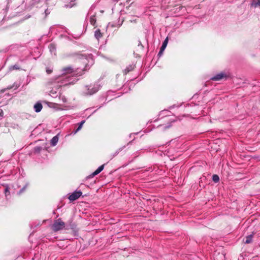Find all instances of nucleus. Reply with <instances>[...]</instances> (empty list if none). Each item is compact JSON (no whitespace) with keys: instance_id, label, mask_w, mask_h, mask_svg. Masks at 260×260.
Instances as JSON below:
<instances>
[{"instance_id":"1","label":"nucleus","mask_w":260,"mask_h":260,"mask_svg":"<svg viewBox=\"0 0 260 260\" xmlns=\"http://www.w3.org/2000/svg\"><path fill=\"white\" fill-rule=\"evenodd\" d=\"M77 58L81 60L83 63L85 64L84 69H81L79 71V68L74 70L71 67H67L62 69V77H64L66 79L64 84H73L75 81V79L74 78L75 75L81 76L83 74V72L87 70L88 64H92L93 63V60L91 54H77Z\"/></svg>"},{"instance_id":"2","label":"nucleus","mask_w":260,"mask_h":260,"mask_svg":"<svg viewBox=\"0 0 260 260\" xmlns=\"http://www.w3.org/2000/svg\"><path fill=\"white\" fill-rule=\"evenodd\" d=\"M66 228L65 223L61 220V218H58L54 220L51 228L54 232H57L61 230Z\"/></svg>"},{"instance_id":"3","label":"nucleus","mask_w":260,"mask_h":260,"mask_svg":"<svg viewBox=\"0 0 260 260\" xmlns=\"http://www.w3.org/2000/svg\"><path fill=\"white\" fill-rule=\"evenodd\" d=\"M82 194V192L81 191H75L71 194H70L68 199L72 202L77 200Z\"/></svg>"},{"instance_id":"4","label":"nucleus","mask_w":260,"mask_h":260,"mask_svg":"<svg viewBox=\"0 0 260 260\" xmlns=\"http://www.w3.org/2000/svg\"><path fill=\"white\" fill-rule=\"evenodd\" d=\"M86 88L87 90V92L86 93L87 94L92 95L95 93H96L98 90L99 88L95 86H86Z\"/></svg>"},{"instance_id":"5","label":"nucleus","mask_w":260,"mask_h":260,"mask_svg":"<svg viewBox=\"0 0 260 260\" xmlns=\"http://www.w3.org/2000/svg\"><path fill=\"white\" fill-rule=\"evenodd\" d=\"M123 22H124V19L123 18L120 19V18H119V19H118V22L117 23H116V22H109L108 23V26H111L112 27H119L120 26H121L122 25V24H123Z\"/></svg>"},{"instance_id":"6","label":"nucleus","mask_w":260,"mask_h":260,"mask_svg":"<svg viewBox=\"0 0 260 260\" xmlns=\"http://www.w3.org/2000/svg\"><path fill=\"white\" fill-rule=\"evenodd\" d=\"M226 77V76L224 73H220L212 77L211 79L214 81H219L223 78H225Z\"/></svg>"},{"instance_id":"7","label":"nucleus","mask_w":260,"mask_h":260,"mask_svg":"<svg viewBox=\"0 0 260 260\" xmlns=\"http://www.w3.org/2000/svg\"><path fill=\"white\" fill-rule=\"evenodd\" d=\"M168 38H167L162 43V44L160 47V50L158 53V56H160L161 55L164 51L165 50V48H166V46L168 44Z\"/></svg>"},{"instance_id":"8","label":"nucleus","mask_w":260,"mask_h":260,"mask_svg":"<svg viewBox=\"0 0 260 260\" xmlns=\"http://www.w3.org/2000/svg\"><path fill=\"white\" fill-rule=\"evenodd\" d=\"M43 106L41 102H38L34 106V108L36 112L39 113L42 109Z\"/></svg>"},{"instance_id":"9","label":"nucleus","mask_w":260,"mask_h":260,"mask_svg":"<svg viewBox=\"0 0 260 260\" xmlns=\"http://www.w3.org/2000/svg\"><path fill=\"white\" fill-rule=\"evenodd\" d=\"M135 66L134 64H129L126 69L123 71L124 74H127L129 72L133 71L135 68Z\"/></svg>"},{"instance_id":"10","label":"nucleus","mask_w":260,"mask_h":260,"mask_svg":"<svg viewBox=\"0 0 260 260\" xmlns=\"http://www.w3.org/2000/svg\"><path fill=\"white\" fill-rule=\"evenodd\" d=\"M253 235L250 234L245 237L243 239V242L245 244L250 243L252 241Z\"/></svg>"},{"instance_id":"11","label":"nucleus","mask_w":260,"mask_h":260,"mask_svg":"<svg viewBox=\"0 0 260 260\" xmlns=\"http://www.w3.org/2000/svg\"><path fill=\"white\" fill-rule=\"evenodd\" d=\"M58 141V137L57 135L53 137L50 141V144L52 146H55Z\"/></svg>"},{"instance_id":"12","label":"nucleus","mask_w":260,"mask_h":260,"mask_svg":"<svg viewBox=\"0 0 260 260\" xmlns=\"http://www.w3.org/2000/svg\"><path fill=\"white\" fill-rule=\"evenodd\" d=\"M102 36L103 35L101 32L100 29H98L95 31L94 37L96 39L99 40L101 38H102Z\"/></svg>"},{"instance_id":"13","label":"nucleus","mask_w":260,"mask_h":260,"mask_svg":"<svg viewBox=\"0 0 260 260\" xmlns=\"http://www.w3.org/2000/svg\"><path fill=\"white\" fill-rule=\"evenodd\" d=\"M251 6L254 8L260 6V0H252L251 3Z\"/></svg>"},{"instance_id":"14","label":"nucleus","mask_w":260,"mask_h":260,"mask_svg":"<svg viewBox=\"0 0 260 260\" xmlns=\"http://www.w3.org/2000/svg\"><path fill=\"white\" fill-rule=\"evenodd\" d=\"M48 48H49L50 52H51V53L55 52L56 50V47L54 44H49Z\"/></svg>"},{"instance_id":"15","label":"nucleus","mask_w":260,"mask_h":260,"mask_svg":"<svg viewBox=\"0 0 260 260\" xmlns=\"http://www.w3.org/2000/svg\"><path fill=\"white\" fill-rule=\"evenodd\" d=\"M100 172H101L100 171V170H99V169L98 168L94 172H93L91 175H90L88 178H92L94 176H95V175L99 174Z\"/></svg>"},{"instance_id":"16","label":"nucleus","mask_w":260,"mask_h":260,"mask_svg":"<svg viewBox=\"0 0 260 260\" xmlns=\"http://www.w3.org/2000/svg\"><path fill=\"white\" fill-rule=\"evenodd\" d=\"M212 180L214 182L217 183L219 181V177L217 175H213L212 176Z\"/></svg>"},{"instance_id":"17","label":"nucleus","mask_w":260,"mask_h":260,"mask_svg":"<svg viewBox=\"0 0 260 260\" xmlns=\"http://www.w3.org/2000/svg\"><path fill=\"white\" fill-rule=\"evenodd\" d=\"M90 22L92 25H94L96 22V19L94 16H92L90 18Z\"/></svg>"},{"instance_id":"18","label":"nucleus","mask_w":260,"mask_h":260,"mask_svg":"<svg viewBox=\"0 0 260 260\" xmlns=\"http://www.w3.org/2000/svg\"><path fill=\"white\" fill-rule=\"evenodd\" d=\"M42 149L43 148L41 146H36L34 148V152L35 153H39Z\"/></svg>"},{"instance_id":"19","label":"nucleus","mask_w":260,"mask_h":260,"mask_svg":"<svg viewBox=\"0 0 260 260\" xmlns=\"http://www.w3.org/2000/svg\"><path fill=\"white\" fill-rule=\"evenodd\" d=\"M9 187L8 186H7L5 189V194L6 197L7 198L8 196L10 195V191H9Z\"/></svg>"},{"instance_id":"20","label":"nucleus","mask_w":260,"mask_h":260,"mask_svg":"<svg viewBox=\"0 0 260 260\" xmlns=\"http://www.w3.org/2000/svg\"><path fill=\"white\" fill-rule=\"evenodd\" d=\"M20 69V67L18 64H15L14 66H11L10 68V70H19Z\"/></svg>"},{"instance_id":"21","label":"nucleus","mask_w":260,"mask_h":260,"mask_svg":"<svg viewBox=\"0 0 260 260\" xmlns=\"http://www.w3.org/2000/svg\"><path fill=\"white\" fill-rule=\"evenodd\" d=\"M53 71V68L51 67H47L46 69V72L48 74H50Z\"/></svg>"},{"instance_id":"22","label":"nucleus","mask_w":260,"mask_h":260,"mask_svg":"<svg viewBox=\"0 0 260 260\" xmlns=\"http://www.w3.org/2000/svg\"><path fill=\"white\" fill-rule=\"evenodd\" d=\"M26 186H27L26 185H25L23 188H22L19 190V194L21 193L22 192H23L25 190V188H26Z\"/></svg>"},{"instance_id":"23","label":"nucleus","mask_w":260,"mask_h":260,"mask_svg":"<svg viewBox=\"0 0 260 260\" xmlns=\"http://www.w3.org/2000/svg\"><path fill=\"white\" fill-rule=\"evenodd\" d=\"M85 120H82L80 123H78L79 126L81 127L82 128L83 124L84 123Z\"/></svg>"},{"instance_id":"24","label":"nucleus","mask_w":260,"mask_h":260,"mask_svg":"<svg viewBox=\"0 0 260 260\" xmlns=\"http://www.w3.org/2000/svg\"><path fill=\"white\" fill-rule=\"evenodd\" d=\"M104 168V165H103L100 166L98 168V169H99V170H100L101 172H102Z\"/></svg>"},{"instance_id":"25","label":"nucleus","mask_w":260,"mask_h":260,"mask_svg":"<svg viewBox=\"0 0 260 260\" xmlns=\"http://www.w3.org/2000/svg\"><path fill=\"white\" fill-rule=\"evenodd\" d=\"M81 129V127L79 126L78 127V128L74 132V134H76L77 133L78 131H79L80 129Z\"/></svg>"},{"instance_id":"26","label":"nucleus","mask_w":260,"mask_h":260,"mask_svg":"<svg viewBox=\"0 0 260 260\" xmlns=\"http://www.w3.org/2000/svg\"><path fill=\"white\" fill-rule=\"evenodd\" d=\"M138 46L139 47H141L142 49L144 48V46H143V45L142 44L141 41H139V43H138Z\"/></svg>"},{"instance_id":"27","label":"nucleus","mask_w":260,"mask_h":260,"mask_svg":"<svg viewBox=\"0 0 260 260\" xmlns=\"http://www.w3.org/2000/svg\"><path fill=\"white\" fill-rule=\"evenodd\" d=\"M170 126H171V125H168V126H166L165 127V128H169Z\"/></svg>"},{"instance_id":"28","label":"nucleus","mask_w":260,"mask_h":260,"mask_svg":"<svg viewBox=\"0 0 260 260\" xmlns=\"http://www.w3.org/2000/svg\"><path fill=\"white\" fill-rule=\"evenodd\" d=\"M74 224L71 225V229H74Z\"/></svg>"},{"instance_id":"29","label":"nucleus","mask_w":260,"mask_h":260,"mask_svg":"<svg viewBox=\"0 0 260 260\" xmlns=\"http://www.w3.org/2000/svg\"><path fill=\"white\" fill-rule=\"evenodd\" d=\"M131 22H136V20H133V21L131 20Z\"/></svg>"},{"instance_id":"30","label":"nucleus","mask_w":260,"mask_h":260,"mask_svg":"<svg viewBox=\"0 0 260 260\" xmlns=\"http://www.w3.org/2000/svg\"><path fill=\"white\" fill-rule=\"evenodd\" d=\"M45 13H46V14H48L47 10H46L45 11Z\"/></svg>"},{"instance_id":"31","label":"nucleus","mask_w":260,"mask_h":260,"mask_svg":"<svg viewBox=\"0 0 260 260\" xmlns=\"http://www.w3.org/2000/svg\"><path fill=\"white\" fill-rule=\"evenodd\" d=\"M12 88V87H8V89H11Z\"/></svg>"}]
</instances>
